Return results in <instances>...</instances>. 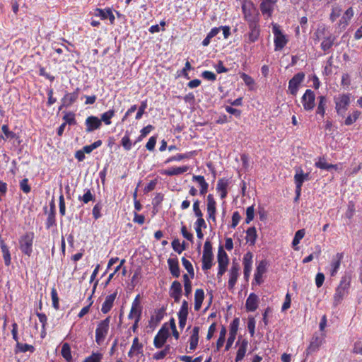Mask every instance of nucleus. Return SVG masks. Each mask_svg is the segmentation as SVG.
<instances>
[{
  "mask_svg": "<svg viewBox=\"0 0 362 362\" xmlns=\"http://www.w3.org/2000/svg\"><path fill=\"white\" fill-rule=\"evenodd\" d=\"M182 263L183 267L185 268V269L189 273V274L191 275L192 277H194V269H193V266L191 264V262L186 258L182 257Z\"/></svg>",
  "mask_w": 362,
  "mask_h": 362,
  "instance_id": "49",
  "label": "nucleus"
},
{
  "mask_svg": "<svg viewBox=\"0 0 362 362\" xmlns=\"http://www.w3.org/2000/svg\"><path fill=\"white\" fill-rule=\"evenodd\" d=\"M121 144L126 151H129L132 148V144L128 132H126L125 135L122 138Z\"/></svg>",
  "mask_w": 362,
  "mask_h": 362,
  "instance_id": "47",
  "label": "nucleus"
},
{
  "mask_svg": "<svg viewBox=\"0 0 362 362\" xmlns=\"http://www.w3.org/2000/svg\"><path fill=\"white\" fill-rule=\"evenodd\" d=\"M254 206H251L247 208L245 223H249L254 218Z\"/></svg>",
  "mask_w": 362,
  "mask_h": 362,
  "instance_id": "63",
  "label": "nucleus"
},
{
  "mask_svg": "<svg viewBox=\"0 0 362 362\" xmlns=\"http://www.w3.org/2000/svg\"><path fill=\"white\" fill-rule=\"evenodd\" d=\"M228 185V183L227 180L223 179V178L220 179L218 181L216 189L218 192L227 190Z\"/></svg>",
  "mask_w": 362,
  "mask_h": 362,
  "instance_id": "62",
  "label": "nucleus"
},
{
  "mask_svg": "<svg viewBox=\"0 0 362 362\" xmlns=\"http://www.w3.org/2000/svg\"><path fill=\"white\" fill-rule=\"evenodd\" d=\"M33 239V233H27L25 235H24V254L29 256L33 252L32 245Z\"/></svg>",
  "mask_w": 362,
  "mask_h": 362,
  "instance_id": "23",
  "label": "nucleus"
},
{
  "mask_svg": "<svg viewBox=\"0 0 362 362\" xmlns=\"http://www.w3.org/2000/svg\"><path fill=\"white\" fill-rule=\"evenodd\" d=\"M247 345L248 342L247 340L244 339L242 341L237 351V355L235 359V362H240L243 359L246 354Z\"/></svg>",
  "mask_w": 362,
  "mask_h": 362,
  "instance_id": "33",
  "label": "nucleus"
},
{
  "mask_svg": "<svg viewBox=\"0 0 362 362\" xmlns=\"http://www.w3.org/2000/svg\"><path fill=\"white\" fill-rule=\"evenodd\" d=\"M189 169L188 166L174 167L170 169L163 170L161 172L162 175L168 176L178 175L187 172Z\"/></svg>",
  "mask_w": 362,
  "mask_h": 362,
  "instance_id": "26",
  "label": "nucleus"
},
{
  "mask_svg": "<svg viewBox=\"0 0 362 362\" xmlns=\"http://www.w3.org/2000/svg\"><path fill=\"white\" fill-rule=\"evenodd\" d=\"M61 354L67 362H71L72 361L71 348L68 343H64L62 345Z\"/></svg>",
  "mask_w": 362,
  "mask_h": 362,
  "instance_id": "40",
  "label": "nucleus"
},
{
  "mask_svg": "<svg viewBox=\"0 0 362 362\" xmlns=\"http://www.w3.org/2000/svg\"><path fill=\"white\" fill-rule=\"evenodd\" d=\"M168 336H169L168 329L166 328L164 325L159 330V332H158V334H156V336L154 338V340H153L154 346L158 349L161 348L164 345L165 342L166 341V339L168 337Z\"/></svg>",
  "mask_w": 362,
  "mask_h": 362,
  "instance_id": "12",
  "label": "nucleus"
},
{
  "mask_svg": "<svg viewBox=\"0 0 362 362\" xmlns=\"http://www.w3.org/2000/svg\"><path fill=\"white\" fill-rule=\"evenodd\" d=\"M192 181L198 183L200 187L199 194L204 196L207 193L209 188V184L205 180L204 177L202 175H193Z\"/></svg>",
  "mask_w": 362,
  "mask_h": 362,
  "instance_id": "22",
  "label": "nucleus"
},
{
  "mask_svg": "<svg viewBox=\"0 0 362 362\" xmlns=\"http://www.w3.org/2000/svg\"><path fill=\"white\" fill-rule=\"evenodd\" d=\"M141 349H142V345L141 344H139L138 338L137 337L134 338L133 340L132 347H131L129 351L128 352V356L129 357H132L135 351H137L138 353H139V352H141Z\"/></svg>",
  "mask_w": 362,
  "mask_h": 362,
  "instance_id": "43",
  "label": "nucleus"
},
{
  "mask_svg": "<svg viewBox=\"0 0 362 362\" xmlns=\"http://www.w3.org/2000/svg\"><path fill=\"white\" fill-rule=\"evenodd\" d=\"M95 16L100 17L103 20L109 19L111 25L115 23V16L110 8H106L105 9L96 8L94 12Z\"/></svg>",
  "mask_w": 362,
  "mask_h": 362,
  "instance_id": "17",
  "label": "nucleus"
},
{
  "mask_svg": "<svg viewBox=\"0 0 362 362\" xmlns=\"http://www.w3.org/2000/svg\"><path fill=\"white\" fill-rule=\"evenodd\" d=\"M165 313V308H161L155 310L154 315L151 317V323L158 324L163 319Z\"/></svg>",
  "mask_w": 362,
  "mask_h": 362,
  "instance_id": "39",
  "label": "nucleus"
},
{
  "mask_svg": "<svg viewBox=\"0 0 362 362\" xmlns=\"http://www.w3.org/2000/svg\"><path fill=\"white\" fill-rule=\"evenodd\" d=\"M351 283V277L349 276H344L337 288V294H344L349 293Z\"/></svg>",
  "mask_w": 362,
  "mask_h": 362,
  "instance_id": "21",
  "label": "nucleus"
},
{
  "mask_svg": "<svg viewBox=\"0 0 362 362\" xmlns=\"http://www.w3.org/2000/svg\"><path fill=\"white\" fill-rule=\"evenodd\" d=\"M141 307H134L132 305L130 313L128 315L129 319H141Z\"/></svg>",
  "mask_w": 362,
  "mask_h": 362,
  "instance_id": "44",
  "label": "nucleus"
},
{
  "mask_svg": "<svg viewBox=\"0 0 362 362\" xmlns=\"http://www.w3.org/2000/svg\"><path fill=\"white\" fill-rule=\"evenodd\" d=\"M301 103L305 111H311L315 106V94L310 89H307L301 98Z\"/></svg>",
  "mask_w": 362,
  "mask_h": 362,
  "instance_id": "9",
  "label": "nucleus"
},
{
  "mask_svg": "<svg viewBox=\"0 0 362 362\" xmlns=\"http://www.w3.org/2000/svg\"><path fill=\"white\" fill-rule=\"evenodd\" d=\"M21 158L19 156L16 159H13L11 161V166L10 168V173L15 176L19 172V167L21 165Z\"/></svg>",
  "mask_w": 362,
  "mask_h": 362,
  "instance_id": "46",
  "label": "nucleus"
},
{
  "mask_svg": "<svg viewBox=\"0 0 362 362\" xmlns=\"http://www.w3.org/2000/svg\"><path fill=\"white\" fill-rule=\"evenodd\" d=\"M318 104L316 113L324 117L325 114V109L327 105V98L324 95H320L317 98Z\"/></svg>",
  "mask_w": 362,
  "mask_h": 362,
  "instance_id": "34",
  "label": "nucleus"
},
{
  "mask_svg": "<svg viewBox=\"0 0 362 362\" xmlns=\"http://www.w3.org/2000/svg\"><path fill=\"white\" fill-rule=\"evenodd\" d=\"M102 209V205L99 203L96 204L92 211L93 216L95 220L98 219L102 216V214L100 213Z\"/></svg>",
  "mask_w": 362,
  "mask_h": 362,
  "instance_id": "61",
  "label": "nucleus"
},
{
  "mask_svg": "<svg viewBox=\"0 0 362 362\" xmlns=\"http://www.w3.org/2000/svg\"><path fill=\"white\" fill-rule=\"evenodd\" d=\"M258 306L257 296H249L246 300L245 307L247 311H255Z\"/></svg>",
  "mask_w": 362,
  "mask_h": 362,
  "instance_id": "35",
  "label": "nucleus"
},
{
  "mask_svg": "<svg viewBox=\"0 0 362 362\" xmlns=\"http://www.w3.org/2000/svg\"><path fill=\"white\" fill-rule=\"evenodd\" d=\"M0 247L1 250L4 263L6 266H9L11 264V254L8 247L6 246V243L3 240H0Z\"/></svg>",
  "mask_w": 362,
  "mask_h": 362,
  "instance_id": "31",
  "label": "nucleus"
},
{
  "mask_svg": "<svg viewBox=\"0 0 362 362\" xmlns=\"http://www.w3.org/2000/svg\"><path fill=\"white\" fill-rule=\"evenodd\" d=\"M110 322V317H107L105 320H102L96 328L95 341L98 345H100L103 343L107 334Z\"/></svg>",
  "mask_w": 362,
  "mask_h": 362,
  "instance_id": "5",
  "label": "nucleus"
},
{
  "mask_svg": "<svg viewBox=\"0 0 362 362\" xmlns=\"http://www.w3.org/2000/svg\"><path fill=\"white\" fill-rule=\"evenodd\" d=\"M360 115H361L360 111H358V110L354 111L351 115H349L346 118V119L344 121V124L346 126L351 125L358 119Z\"/></svg>",
  "mask_w": 362,
  "mask_h": 362,
  "instance_id": "45",
  "label": "nucleus"
},
{
  "mask_svg": "<svg viewBox=\"0 0 362 362\" xmlns=\"http://www.w3.org/2000/svg\"><path fill=\"white\" fill-rule=\"evenodd\" d=\"M354 15V11L352 7H349L346 10L344 13L342 17L340 18L339 22L337 23V28L340 30H344L348 26L351 19L353 18Z\"/></svg>",
  "mask_w": 362,
  "mask_h": 362,
  "instance_id": "13",
  "label": "nucleus"
},
{
  "mask_svg": "<svg viewBox=\"0 0 362 362\" xmlns=\"http://www.w3.org/2000/svg\"><path fill=\"white\" fill-rule=\"evenodd\" d=\"M103 355L100 353H93L90 356L87 357L83 362H101Z\"/></svg>",
  "mask_w": 362,
  "mask_h": 362,
  "instance_id": "52",
  "label": "nucleus"
},
{
  "mask_svg": "<svg viewBox=\"0 0 362 362\" xmlns=\"http://www.w3.org/2000/svg\"><path fill=\"white\" fill-rule=\"evenodd\" d=\"M51 207L52 210L51 212L48 214L46 222V226L47 228H49L51 226L55 224V214L54 210L52 209L54 205L51 206Z\"/></svg>",
  "mask_w": 362,
  "mask_h": 362,
  "instance_id": "56",
  "label": "nucleus"
},
{
  "mask_svg": "<svg viewBox=\"0 0 362 362\" xmlns=\"http://www.w3.org/2000/svg\"><path fill=\"white\" fill-rule=\"evenodd\" d=\"M252 258L253 255L251 252H246L243 259V273L244 277L245 279H247L250 277L252 268Z\"/></svg>",
  "mask_w": 362,
  "mask_h": 362,
  "instance_id": "14",
  "label": "nucleus"
},
{
  "mask_svg": "<svg viewBox=\"0 0 362 362\" xmlns=\"http://www.w3.org/2000/svg\"><path fill=\"white\" fill-rule=\"evenodd\" d=\"M63 119L64 120V123H66V124L72 125L76 124L75 115L73 112L66 113L63 117Z\"/></svg>",
  "mask_w": 362,
  "mask_h": 362,
  "instance_id": "55",
  "label": "nucleus"
},
{
  "mask_svg": "<svg viewBox=\"0 0 362 362\" xmlns=\"http://www.w3.org/2000/svg\"><path fill=\"white\" fill-rule=\"evenodd\" d=\"M335 40V37L332 34H329L323 39L321 42V49L325 52H327L334 45V42Z\"/></svg>",
  "mask_w": 362,
  "mask_h": 362,
  "instance_id": "32",
  "label": "nucleus"
},
{
  "mask_svg": "<svg viewBox=\"0 0 362 362\" xmlns=\"http://www.w3.org/2000/svg\"><path fill=\"white\" fill-rule=\"evenodd\" d=\"M115 111L112 109L101 115V122H103L106 125L111 124V119L115 116Z\"/></svg>",
  "mask_w": 362,
  "mask_h": 362,
  "instance_id": "41",
  "label": "nucleus"
},
{
  "mask_svg": "<svg viewBox=\"0 0 362 362\" xmlns=\"http://www.w3.org/2000/svg\"><path fill=\"white\" fill-rule=\"evenodd\" d=\"M79 90L80 89L77 88L73 93L65 94L62 99V105L60 106L59 110H62V107H69L75 103L78 99Z\"/></svg>",
  "mask_w": 362,
  "mask_h": 362,
  "instance_id": "18",
  "label": "nucleus"
},
{
  "mask_svg": "<svg viewBox=\"0 0 362 362\" xmlns=\"http://www.w3.org/2000/svg\"><path fill=\"white\" fill-rule=\"evenodd\" d=\"M93 199L94 196L90 189H88L82 197H79V199H81L84 204L88 203L90 201L93 200Z\"/></svg>",
  "mask_w": 362,
  "mask_h": 362,
  "instance_id": "64",
  "label": "nucleus"
},
{
  "mask_svg": "<svg viewBox=\"0 0 362 362\" xmlns=\"http://www.w3.org/2000/svg\"><path fill=\"white\" fill-rule=\"evenodd\" d=\"M326 30L325 27H319L314 33V40L319 41L321 38H325L327 35H325Z\"/></svg>",
  "mask_w": 362,
  "mask_h": 362,
  "instance_id": "51",
  "label": "nucleus"
},
{
  "mask_svg": "<svg viewBox=\"0 0 362 362\" xmlns=\"http://www.w3.org/2000/svg\"><path fill=\"white\" fill-rule=\"evenodd\" d=\"M182 291V285L179 281H175L173 282L170 288V294H180Z\"/></svg>",
  "mask_w": 362,
  "mask_h": 362,
  "instance_id": "57",
  "label": "nucleus"
},
{
  "mask_svg": "<svg viewBox=\"0 0 362 362\" xmlns=\"http://www.w3.org/2000/svg\"><path fill=\"white\" fill-rule=\"evenodd\" d=\"M239 266L238 264L233 263L230 270V277L228 285L230 287H233L235 284L238 275H239Z\"/></svg>",
  "mask_w": 362,
  "mask_h": 362,
  "instance_id": "28",
  "label": "nucleus"
},
{
  "mask_svg": "<svg viewBox=\"0 0 362 362\" xmlns=\"http://www.w3.org/2000/svg\"><path fill=\"white\" fill-rule=\"evenodd\" d=\"M315 165L320 169L328 170L329 163H327L325 157H319L315 162Z\"/></svg>",
  "mask_w": 362,
  "mask_h": 362,
  "instance_id": "53",
  "label": "nucleus"
},
{
  "mask_svg": "<svg viewBox=\"0 0 362 362\" xmlns=\"http://www.w3.org/2000/svg\"><path fill=\"white\" fill-rule=\"evenodd\" d=\"M334 102L337 113L344 117L350 104V95L349 93L339 94L334 98Z\"/></svg>",
  "mask_w": 362,
  "mask_h": 362,
  "instance_id": "3",
  "label": "nucleus"
},
{
  "mask_svg": "<svg viewBox=\"0 0 362 362\" xmlns=\"http://www.w3.org/2000/svg\"><path fill=\"white\" fill-rule=\"evenodd\" d=\"M305 78V74L303 72H298L295 74L288 82V90L290 94L296 95L299 90L300 84L303 83Z\"/></svg>",
  "mask_w": 362,
  "mask_h": 362,
  "instance_id": "8",
  "label": "nucleus"
},
{
  "mask_svg": "<svg viewBox=\"0 0 362 362\" xmlns=\"http://www.w3.org/2000/svg\"><path fill=\"white\" fill-rule=\"evenodd\" d=\"M206 210L208 219L211 220L214 223H216V202L214 196L211 194L207 196Z\"/></svg>",
  "mask_w": 362,
  "mask_h": 362,
  "instance_id": "11",
  "label": "nucleus"
},
{
  "mask_svg": "<svg viewBox=\"0 0 362 362\" xmlns=\"http://www.w3.org/2000/svg\"><path fill=\"white\" fill-rule=\"evenodd\" d=\"M199 205H200V201L198 200V199H195L194 200L193 202V211L195 214V216L197 217V216H203V214L200 209V207H199Z\"/></svg>",
  "mask_w": 362,
  "mask_h": 362,
  "instance_id": "60",
  "label": "nucleus"
},
{
  "mask_svg": "<svg viewBox=\"0 0 362 362\" xmlns=\"http://www.w3.org/2000/svg\"><path fill=\"white\" fill-rule=\"evenodd\" d=\"M116 296H107L105 302L102 305L101 311L103 313H107L112 308Z\"/></svg>",
  "mask_w": 362,
  "mask_h": 362,
  "instance_id": "37",
  "label": "nucleus"
},
{
  "mask_svg": "<svg viewBox=\"0 0 362 362\" xmlns=\"http://www.w3.org/2000/svg\"><path fill=\"white\" fill-rule=\"evenodd\" d=\"M21 130L16 128L11 130L8 124H3L0 131V143L1 141H7L11 144V148L13 151H16L18 153L21 151Z\"/></svg>",
  "mask_w": 362,
  "mask_h": 362,
  "instance_id": "1",
  "label": "nucleus"
},
{
  "mask_svg": "<svg viewBox=\"0 0 362 362\" xmlns=\"http://www.w3.org/2000/svg\"><path fill=\"white\" fill-rule=\"evenodd\" d=\"M267 262L266 260H262L259 262L255 273V282L260 285L263 282V275L267 272Z\"/></svg>",
  "mask_w": 362,
  "mask_h": 362,
  "instance_id": "15",
  "label": "nucleus"
},
{
  "mask_svg": "<svg viewBox=\"0 0 362 362\" xmlns=\"http://www.w3.org/2000/svg\"><path fill=\"white\" fill-rule=\"evenodd\" d=\"M199 327H194L189 338V351L188 352L194 351L197 349L199 342Z\"/></svg>",
  "mask_w": 362,
  "mask_h": 362,
  "instance_id": "24",
  "label": "nucleus"
},
{
  "mask_svg": "<svg viewBox=\"0 0 362 362\" xmlns=\"http://www.w3.org/2000/svg\"><path fill=\"white\" fill-rule=\"evenodd\" d=\"M12 335H13V338L17 341L16 351V352H22L23 351V344L18 342V341L17 325L16 324L13 325Z\"/></svg>",
  "mask_w": 362,
  "mask_h": 362,
  "instance_id": "48",
  "label": "nucleus"
},
{
  "mask_svg": "<svg viewBox=\"0 0 362 362\" xmlns=\"http://www.w3.org/2000/svg\"><path fill=\"white\" fill-rule=\"evenodd\" d=\"M197 153L195 151H189L185 153H180L177 154L175 156H171L168 158L165 161V163H168L173 161H180L183 159H187L190 158L192 156L196 155Z\"/></svg>",
  "mask_w": 362,
  "mask_h": 362,
  "instance_id": "29",
  "label": "nucleus"
},
{
  "mask_svg": "<svg viewBox=\"0 0 362 362\" xmlns=\"http://www.w3.org/2000/svg\"><path fill=\"white\" fill-rule=\"evenodd\" d=\"M147 107V100L142 101L140 107H139L138 112L136 115V119H140L145 112V110Z\"/></svg>",
  "mask_w": 362,
  "mask_h": 362,
  "instance_id": "58",
  "label": "nucleus"
},
{
  "mask_svg": "<svg viewBox=\"0 0 362 362\" xmlns=\"http://www.w3.org/2000/svg\"><path fill=\"white\" fill-rule=\"evenodd\" d=\"M217 259L218 264V272L217 276L218 278L223 276V274L227 270V267L228 265V257L227 253L224 251L222 246L218 247Z\"/></svg>",
  "mask_w": 362,
  "mask_h": 362,
  "instance_id": "7",
  "label": "nucleus"
},
{
  "mask_svg": "<svg viewBox=\"0 0 362 362\" xmlns=\"http://www.w3.org/2000/svg\"><path fill=\"white\" fill-rule=\"evenodd\" d=\"M85 124L86 126V132H91L99 129L102 124L101 120L95 116H89L86 118Z\"/></svg>",
  "mask_w": 362,
  "mask_h": 362,
  "instance_id": "19",
  "label": "nucleus"
},
{
  "mask_svg": "<svg viewBox=\"0 0 362 362\" xmlns=\"http://www.w3.org/2000/svg\"><path fill=\"white\" fill-rule=\"evenodd\" d=\"M239 324H240V319L238 317L234 318V320L232 321V322L230 325V335L236 336Z\"/></svg>",
  "mask_w": 362,
  "mask_h": 362,
  "instance_id": "50",
  "label": "nucleus"
},
{
  "mask_svg": "<svg viewBox=\"0 0 362 362\" xmlns=\"http://www.w3.org/2000/svg\"><path fill=\"white\" fill-rule=\"evenodd\" d=\"M272 32L274 35V50H281L287 44L288 39L286 36L282 33L279 26L276 24L273 25Z\"/></svg>",
  "mask_w": 362,
  "mask_h": 362,
  "instance_id": "6",
  "label": "nucleus"
},
{
  "mask_svg": "<svg viewBox=\"0 0 362 362\" xmlns=\"http://www.w3.org/2000/svg\"><path fill=\"white\" fill-rule=\"evenodd\" d=\"M168 264L171 274L175 277H178L180 274L178 259L177 258H169Z\"/></svg>",
  "mask_w": 362,
  "mask_h": 362,
  "instance_id": "27",
  "label": "nucleus"
},
{
  "mask_svg": "<svg viewBox=\"0 0 362 362\" xmlns=\"http://www.w3.org/2000/svg\"><path fill=\"white\" fill-rule=\"evenodd\" d=\"M249 32L245 36V42L251 44L258 40L260 35V26L259 22L247 24Z\"/></svg>",
  "mask_w": 362,
  "mask_h": 362,
  "instance_id": "10",
  "label": "nucleus"
},
{
  "mask_svg": "<svg viewBox=\"0 0 362 362\" xmlns=\"http://www.w3.org/2000/svg\"><path fill=\"white\" fill-rule=\"evenodd\" d=\"M342 9L340 6L334 5L332 6L329 19L332 22H334L341 14Z\"/></svg>",
  "mask_w": 362,
  "mask_h": 362,
  "instance_id": "42",
  "label": "nucleus"
},
{
  "mask_svg": "<svg viewBox=\"0 0 362 362\" xmlns=\"http://www.w3.org/2000/svg\"><path fill=\"white\" fill-rule=\"evenodd\" d=\"M214 254L212 252V245L210 241L206 240L204 245L203 255L202 258V269L207 271L210 269L213 265Z\"/></svg>",
  "mask_w": 362,
  "mask_h": 362,
  "instance_id": "4",
  "label": "nucleus"
},
{
  "mask_svg": "<svg viewBox=\"0 0 362 362\" xmlns=\"http://www.w3.org/2000/svg\"><path fill=\"white\" fill-rule=\"evenodd\" d=\"M226 334V329L224 327H223L220 332L219 338L218 339L217 342H216V346H217L218 349H219L221 347L223 346V345L225 342Z\"/></svg>",
  "mask_w": 362,
  "mask_h": 362,
  "instance_id": "54",
  "label": "nucleus"
},
{
  "mask_svg": "<svg viewBox=\"0 0 362 362\" xmlns=\"http://www.w3.org/2000/svg\"><path fill=\"white\" fill-rule=\"evenodd\" d=\"M305 235V229H300L296 232L295 236L292 241V245L295 250H298L299 248L296 246L299 244L300 240H302L303 238Z\"/></svg>",
  "mask_w": 362,
  "mask_h": 362,
  "instance_id": "38",
  "label": "nucleus"
},
{
  "mask_svg": "<svg viewBox=\"0 0 362 362\" xmlns=\"http://www.w3.org/2000/svg\"><path fill=\"white\" fill-rule=\"evenodd\" d=\"M241 9L244 20L247 24L259 22V13L253 2L250 0H243Z\"/></svg>",
  "mask_w": 362,
  "mask_h": 362,
  "instance_id": "2",
  "label": "nucleus"
},
{
  "mask_svg": "<svg viewBox=\"0 0 362 362\" xmlns=\"http://www.w3.org/2000/svg\"><path fill=\"white\" fill-rule=\"evenodd\" d=\"M321 344H322V339L320 337H313L312 339V341H310L308 347L307 348V349L305 350V351L304 353L305 354V357L308 358L310 354L316 351L319 349V347L321 346Z\"/></svg>",
  "mask_w": 362,
  "mask_h": 362,
  "instance_id": "25",
  "label": "nucleus"
},
{
  "mask_svg": "<svg viewBox=\"0 0 362 362\" xmlns=\"http://www.w3.org/2000/svg\"><path fill=\"white\" fill-rule=\"evenodd\" d=\"M276 0H261L259 8L263 15L271 17L274 8Z\"/></svg>",
  "mask_w": 362,
  "mask_h": 362,
  "instance_id": "16",
  "label": "nucleus"
},
{
  "mask_svg": "<svg viewBox=\"0 0 362 362\" xmlns=\"http://www.w3.org/2000/svg\"><path fill=\"white\" fill-rule=\"evenodd\" d=\"M310 180L309 173H304L303 170L298 168L296 170V174L294 175V181L295 184H298V182H300V185H303V182L305 180Z\"/></svg>",
  "mask_w": 362,
  "mask_h": 362,
  "instance_id": "30",
  "label": "nucleus"
},
{
  "mask_svg": "<svg viewBox=\"0 0 362 362\" xmlns=\"http://www.w3.org/2000/svg\"><path fill=\"white\" fill-rule=\"evenodd\" d=\"M257 235L255 227H250L246 231V240L250 245H254L256 242Z\"/></svg>",
  "mask_w": 362,
  "mask_h": 362,
  "instance_id": "36",
  "label": "nucleus"
},
{
  "mask_svg": "<svg viewBox=\"0 0 362 362\" xmlns=\"http://www.w3.org/2000/svg\"><path fill=\"white\" fill-rule=\"evenodd\" d=\"M172 247L173 250L179 254L185 250V247H181V243L178 239H175L172 242Z\"/></svg>",
  "mask_w": 362,
  "mask_h": 362,
  "instance_id": "59",
  "label": "nucleus"
},
{
  "mask_svg": "<svg viewBox=\"0 0 362 362\" xmlns=\"http://www.w3.org/2000/svg\"><path fill=\"white\" fill-rule=\"evenodd\" d=\"M343 255L341 253H337L333 258L330 264V267L329 268V273L331 276H334L341 264V261L342 259Z\"/></svg>",
  "mask_w": 362,
  "mask_h": 362,
  "instance_id": "20",
  "label": "nucleus"
}]
</instances>
